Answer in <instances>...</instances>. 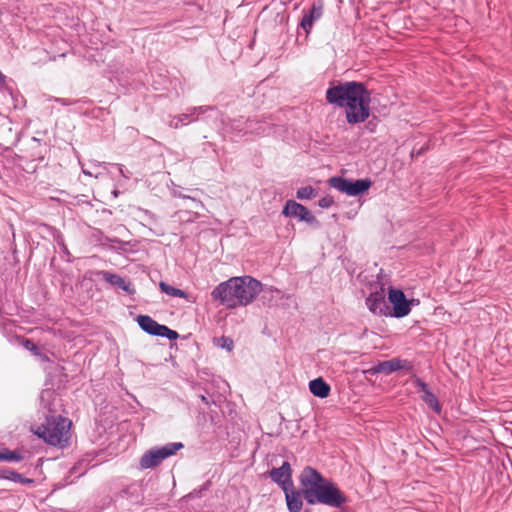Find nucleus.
I'll use <instances>...</instances> for the list:
<instances>
[{
    "instance_id": "obj_30",
    "label": "nucleus",
    "mask_w": 512,
    "mask_h": 512,
    "mask_svg": "<svg viewBox=\"0 0 512 512\" xmlns=\"http://www.w3.org/2000/svg\"><path fill=\"white\" fill-rule=\"evenodd\" d=\"M81 465V463H78L77 465H75L72 469H71V473H79V475H83L85 473V471H79V466Z\"/></svg>"
},
{
    "instance_id": "obj_11",
    "label": "nucleus",
    "mask_w": 512,
    "mask_h": 512,
    "mask_svg": "<svg viewBox=\"0 0 512 512\" xmlns=\"http://www.w3.org/2000/svg\"><path fill=\"white\" fill-rule=\"evenodd\" d=\"M412 368L411 363L408 360H403L399 358H392L386 361H380L373 365L372 367L363 371L365 374L376 375V374H391L393 372L406 369L410 370Z\"/></svg>"
},
{
    "instance_id": "obj_19",
    "label": "nucleus",
    "mask_w": 512,
    "mask_h": 512,
    "mask_svg": "<svg viewBox=\"0 0 512 512\" xmlns=\"http://www.w3.org/2000/svg\"><path fill=\"white\" fill-rule=\"evenodd\" d=\"M0 478L11 480L16 483H32L33 480L23 477L20 473L10 470V469H3L0 470Z\"/></svg>"
},
{
    "instance_id": "obj_34",
    "label": "nucleus",
    "mask_w": 512,
    "mask_h": 512,
    "mask_svg": "<svg viewBox=\"0 0 512 512\" xmlns=\"http://www.w3.org/2000/svg\"><path fill=\"white\" fill-rule=\"evenodd\" d=\"M202 401L205 402L206 404H208V401L206 399V397L202 396Z\"/></svg>"
},
{
    "instance_id": "obj_3",
    "label": "nucleus",
    "mask_w": 512,
    "mask_h": 512,
    "mask_svg": "<svg viewBox=\"0 0 512 512\" xmlns=\"http://www.w3.org/2000/svg\"><path fill=\"white\" fill-rule=\"evenodd\" d=\"M71 425L72 422L67 418L51 416L46 418L35 434L50 445L63 448L69 444Z\"/></svg>"
},
{
    "instance_id": "obj_14",
    "label": "nucleus",
    "mask_w": 512,
    "mask_h": 512,
    "mask_svg": "<svg viewBox=\"0 0 512 512\" xmlns=\"http://www.w3.org/2000/svg\"><path fill=\"white\" fill-rule=\"evenodd\" d=\"M269 477L278 484L282 490L293 485L292 469L288 461H284L278 468H272L269 471Z\"/></svg>"
},
{
    "instance_id": "obj_22",
    "label": "nucleus",
    "mask_w": 512,
    "mask_h": 512,
    "mask_svg": "<svg viewBox=\"0 0 512 512\" xmlns=\"http://www.w3.org/2000/svg\"><path fill=\"white\" fill-rule=\"evenodd\" d=\"M316 195V191L312 186H304L298 189L297 198L300 200H308Z\"/></svg>"
},
{
    "instance_id": "obj_21",
    "label": "nucleus",
    "mask_w": 512,
    "mask_h": 512,
    "mask_svg": "<svg viewBox=\"0 0 512 512\" xmlns=\"http://www.w3.org/2000/svg\"><path fill=\"white\" fill-rule=\"evenodd\" d=\"M0 92L4 95L13 96L16 92V84L12 79H7L4 75L3 81L0 80Z\"/></svg>"
},
{
    "instance_id": "obj_24",
    "label": "nucleus",
    "mask_w": 512,
    "mask_h": 512,
    "mask_svg": "<svg viewBox=\"0 0 512 512\" xmlns=\"http://www.w3.org/2000/svg\"><path fill=\"white\" fill-rule=\"evenodd\" d=\"M24 346L27 350L31 351L34 355H39L40 351L38 346L31 340H25Z\"/></svg>"
},
{
    "instance_id": "obj_12",
    "label": "nucleus",
    "mask_w": 512,
    "mask_h": 512,
    "mask_svg": "<svg viewBox=\"0 0 512 512\" xmlns=\"http://www.w3.org/2000/svg\"><path fill=\"white\" fill-rule=\"evenodd\" d=\"M282 214L287 217H295L308 224L317 223L316 217L302 204L294 200H288L283 208Z\"/></svg>"
},
{
    "instance_id": "obj_28",
    "label": "nucleus",
    "mask_w": 512,
    "mask_h": 512,
    "mask_svg": "<svg viewBox=\"0 0 512 512\" xmlns=\"http://www.w3.org/2000/svg\"><path fill=\"white\" fill-rule=\"evenodd\" d=\"M174 194H175V196H177V197H179V198H182V199H190V200H192V201L196 202L197 204H199L200 206H203V203H202L201 201H199V200H196L195 198H192V197L187 196V195L182 194V193H176V192H175Z\"/></svg>"
},
{
    "instance_id": "obj_10",
    "label": "nucleus",
    "mask_w": 512,
    "mask_h": 512,
    "mask_svg": "<svg viewBox=\"0 0 512 512\" xmlns=\"http://www.w3.org/2000/svg\"><path fill=\"white\" fill-rule=\"evenodd\" d=\"M325 96H370L369 91L361 82H337L327 89Z\"/></svg>"
},
{
    "instance_id": "obj_23",
    "label": "nucleus",
    "mask_w": 512,
    "mask_h": 512,
    "mask_svg": "<svg viewBox=\"0 0 512 512\" xmlns=\"http://www.w3.org/2000/svg\"><path fill=\"white\" fill-rule=\"evenodd\" d=\"M22 456L18 454L17 452H12L7 449L4 451H0V461H21Z\"/></svg>"
},
{
    "instance_id": "obj_7",
    "label": "nucleus",
    "mask_w": 512,
    "mask_h": 512,
    "mask_svg": "<svg viewBox=\"0 0 512 512\" xmlns=\"http://www.w3.org/2000/svg\"><path fill=\"white\" fill-rule=\"evenodd\" d=\"M137 323L140 328L149 335L165 337L169 340H176L179 337L177 331L170 329L166 325L159 324L148 315H139Z\"/></svg>"
},
{
    "instance_id": "obj_27",
    "label": "nucleus",
    "mask_w": 512,
    "mask_h": 512,
    "mask_svg": "<svg viewBox=\"0 0 512 512\" xmlns=\"http://www.w3.org/2000/svg\"><path fill=\"white\" fill-rule=\"evenodd\" d=\"M53 394L54 392L50 390L43 391L40 396L41 402H44L46 399L49 400Z\"/></svg>"
},
{
    "instance_id": "obj_8",
    "label": "nucleus",
    "mask_w": 512,
    "mask_h": 512,
    "mask_svg": "<svg viewBox=\"0 0 512 512\" xmlns=\"http://www.w3.org/2000/svg\"><path fill=\"white\" fill-rule=\"evenodd\" d=\"M216 109L213 106H198V107H189L186 109L184 113H181L171 119L169 122V126L174 129H179L183 126H186L190 123L196 122L202 119V115L207 112H215Z\"/></svg>"
},
{
    "instance_id": "obj_17",
    "label": "nucleus",
    "mask_w": 512,
    "mask_h": 512,
    "mask_svg": "<svg viewBox=\"0 0 512 512\" xmlns=\"http://www.w3.org/2000/svg\"><path fill=\"white\" fill-rule=\"evenodd\" d=\"M416 386L419 388V391L423 393L422 400L436 413L441 412V406L439 404V401L437 397L434 395V393L429 389V386L427 383H425L422 379L417 378L415 380Z\"/></svg>"
},
{
    "instance_id": "obj_36",
    "label": "nucleus",
    "mask_w": 512,
    "mask_h": 512,
    "mask_svg": "<svg viewBox=\"0 0 512 512\" xmlns=\"http://www.w3.org/2000/svg\"><path fill=\"white\" fill-rule=\"evenodd\" d=\"M21 102H22V104H23V105H25V100H24V98H21Z\"/></svg>"
},
{
    "instance_id": "obj_25",
    "label": "nucleus",
    "mask_w": 512,
    "mask_h": 512,
    "mask_svg": "<svg viewBox=\"0 0 512 512\" xmlns=\"http://www.w3.org/2000/svg\"><path fill=\"white\" fill-rule=\"evenodd\" d=\"M334 204V200L331 196H325V197H322L320 200H319V206L321 208H329L331 207L332 205Z\"/></svg>"
},
{
    "instance_id": "obj_2",
    "label": "nucleus",
    "mask_w": 512,
    "mask_h": 512,
    "mask_svg": "<svg viewBox=\"0 0 512 512\" xmlns=\"http://www.w3.org/2000/svg\"><path fill=\"white\" fill-rule=\"evenodd\" d=\"M262 291V283L251 276L232 277L218 284L211 297L221 305L233 309L252 303Z\"/></svg>"
},
{
    "instance_id": "obj_5",
    "label": "nucleus",
    "mask_w": 512,
    "mask_h": 512,
    "mask_svg": "<svg viewBox=\"0 0 512 512\" xmlns=\"http://www.w3.org/2000/svg\"><path fill=\"white\" fill-rule=\"evenodd\" d=\"M181 448H183L181 442H172L162 447L152 448L143 454L140 459V466L144 469L157 467Z\"/></svg>"
},
{
    "instance_id": "obj_35",
    "label": "nucleus",
    "mask_w": 512,
    "mask_h": 512,
    "mask_svg": "<svg viewBox=\"0 0 512 512\" xmlns=\"http://www.w3.org/2000/svg\"><path fill=\"white\" fill-rule=\"evenodd\" d=\"M113 194H114L115 197H117L118 196V191H116V190L113 191Z\"/></svg>"
},
{
    "instance_id": "obj_20",
    "label": "nucleus",
    "mask_w": 512,
    "mask_h": 512,
    "mask_svg": "<svg viewBox=\"0 0 512 512\" xmlns=\"http://www.w3.org/2000/svg\"><path fill=\"white\" fill-rule=\"evenodd\" d=\"M159 287L161 291L169 296L172 297H180V298H187L188 295L184 290H181L179 288L173 287L166 282H160Z\"/></svg>"
},
{
    "instance_id": "obj_1",
    "label": "nucleus",
    "mask_w": 512,
    "mask_h": 512,
    "mask_svg": "<svg viewBox=\"0 0 512 512\" xmlns=\"http://www.w3.org/2000/svg\"><path fill=\"white\" fill-rule=\"evenodd\" d=\"M299 486V490L293 485L283 490L289 512H300L303 499L309 505H325L334 509H342L348 502V497L336 483L311 466L301 471Z\"/></svg>"
},
{
    "instance_id": "obj_32",
    "label": "nucleus",
    "mask_w": 512,
    "mask_h": 512,
    "mask_svg": "<svg viewBox=\"0 0 512 512\" xmlns=\"http://www.w3.org/2000/svg\"><path fill=\"white\" fill-rule=\"evenodd\" d=\"M82 172H83V174H85V175L92 176L91 172H90V171H88V170H86V169H84V168H82Z\"/></svg>"
},
{
    "instance_id": "obj_4",
    "label": "nucleus",
    "mask_w": 512,
    "mask_h": 512,
    "mask_svg": "<svg viewBox=\"0 0 512 512\" xmlns=\"http://www.w3.org/2000/svg\"><path fill=\"white\" fill-rule=\"evenodd\" d=\"M371 98H327L331 104L345 107L348 123L364 122L369 117V104Z\"/></svg>"
},
{
    "instance_id": "obj_13",
    "label": "nucleus",
    "mask_w": 512,
    "mask_h": 512,
    "mask_svg": "<svg viewBox=\"0 0 512 512\" xmlns=\"http://www.w3.org/2000/svg\"><path fill=\"white\" fill-rule=\"evenodd\" d=\"M323 12L324 3L322 0L314 1L310 9L307 12H304L303 17L299 23V27L305 31L306 37L310 34L314 22L323 16Z\"/></svg>"
},
{
    "instance_id": "obj_31",
    "label": "nucleus",
    "mask_w": 512,
    "mask_h": 512,
    "mask_svg": "<svg viewBox=\"0 0 512 512\" xmlns=\"http://www.w3.org/2000/svg\"><path fill=\"white\" fill-rule=\"evenodd\" d=\"M60 244H61V246H62V248H63V251H64L66 254H69V251H68V249H67L66 245L64 244L63 240H61V243H60Z\"/></svg>"
},
{
    "instance_id": "obj_6",
    "label": "nucleus",
    "mask_w": 512,
    "mask_h": 512,
    "mask_svg": "<svg viewBox=\"0 0 512 512\" xmlns=\"http://www.w3.org/2000/svg\"><path fill=\"white\" fill-rule=\"evenodd\" d=\"M329 185L348 196H358L365 193L372 185L368 178L351 180L340 176H334L329 179Z\"/></svg>"
},
{
    "instance_id": "obj_33",
    "label": "nucleus",
    "mask_w": 512,
    "mask_h": 512,
    "mask_svg": "<svg viewBox=\"0 0 512 512\" xmlns=\"http://www.w3.org/2000/svg\"><path fill=\"white\" fill-rule=\"evenodd\" d=\"M108 241L110 242H113V243H122L120 240L118 239H108Z\"/></svg>"
},
{
    "instance_id": "obj_9",
    "label": "nucleus",
    "mask_w": 512,
    "mask_h": 512,
    "mask_svg": "<svg viewBox=\"0 0 512 512\" xmlns=\"http://www.w3.org/2000/svg\"><path fill=\"white\" fill-rule=\"evenodd\" d=\"M388 300L393 306V312H389V315L396 318L407 316L414 302V300H408L402 290L393 287L388 290Z\"/></svg>"
},
{
    "instance_id": "obj_16",
    "label": "nucleus",
    "mask_w": 512,
    "mask_h": 512,
    "mask_svg": "<svg viewBox=\"0 0 512 512\" xmlns=\"http://www.w3.org/2000/svg\"><path fill=\"white\" fill-rule=\"evenodd\" d=\"M97 275L101 277L104 281L109 283L111 286L117 287L130 295L135 293V289L133 288L131 283L127 282L125 278L121 277L116 273L101 270L97 272Z\"/></svg>"
},
{
    "instance_id": "obj_29",
    "label": "nucleus",
    "mask_w": 512,
    "mask_h": 512,
    "mask_svg": "<svg viewBox=\"0 0 512 512\" xmlns=\"http://www.w3.org/2000/svg\"><path fill=\"white\" fill-rule=\"evenodd\" d=\"M116 166L118 167L120 174H121L124 178H126V179H129V178H130V176H129V175L125 174V172H124V166H123L122 164H116Z\"/></svg>"
},
{
    "instance_id": "obj_15",
    "label": "nucleus",
    "mask_w": 512,
    "mask_h": 512,
    "mask_svg": "<svg viewBox=\"0 0 512 512\" xmlns=\"http://www.w3.org/2000/svg\"><path fill=\"white\" fill-rule=\"evenodd\" d=\"M366 305L373 314H389V306L386 303L385 294L383 290L371 293L366 298Z\"/></svg>"
},
{
    "instance_id": "obj_18",
    "label": "nucleus",
    "mask_w": 512,
    "mask_h": 512,
    "mask_svg": "<svg viewBox=\"0 0 512 512\" xmlns=\"http://www.w3.org/2000/svg\"><path fill=\"white\" fill-rule=\"evenodd\" d=\"M309 389L314 396L319 398L328 397L331 391L330 386L321 377L310 381Z\"/></svg>"
},
{
    "instance_id": "obj_26",
    "label": "nucleus",
    "mask_w": 512,
    "mask_h": 512,
    "mask_svg": "<svg viewBox=\"0 0 512 512\" xmlns=\"http://www.w3.org/2000/svg\"><path fill=\"white\" fill-rule=\"evenodd\" d=\"M222 344L221 347L227 349L228 351H231L233 349V341L229 337H222Z\"/></svg>"
}]
</instances>
